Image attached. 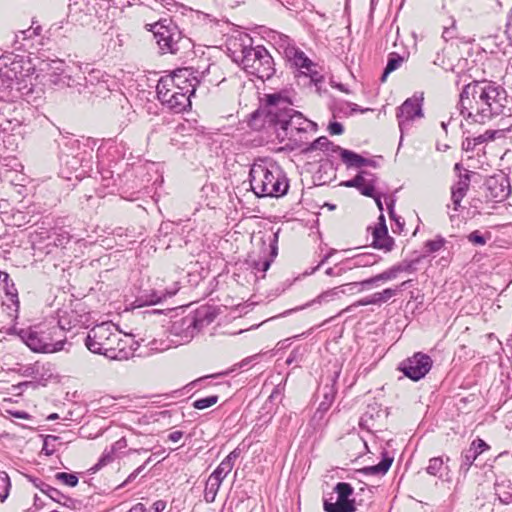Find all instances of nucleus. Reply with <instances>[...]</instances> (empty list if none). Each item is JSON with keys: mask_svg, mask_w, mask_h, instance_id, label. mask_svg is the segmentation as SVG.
Segmentation results:
<instances>
[{"mask_svg": "<svg viewBox=\"0 0 512 512\" xmlns=\"http://www.w3.org/2000/svg\"><path fill=\"white\" fill-rule=\"evenodd\" d=\"M49 332L51 333V338L57 343L55 345V352L62 350L66 341L64 331L58 325H53L49 326Z\"/></svg>", "mask_w": 512, "mask_h": 512, "instance_id": "obj_45", "label": "nucleus"}, {"mask_svg": "<svg viewBox=\"0 0 512 512\" xmlns=\"http://www.w3.org/2000/svg\"><path fill=\"white\" fill-rule=\"evenodd\" d=\"M379 282H381V279H378V274H377L371 278H368V279H365V280H362L359 282H351L350 284H356V288L360 286L361 289H368L373 286H375V287L379 286Z\"/></svg>", "mask_w": 512, "mask_h": 512, "instance_id": "obj_58", "label": "nucleus"}, {"mask_svg": "<svg viewBox=\"0 0 512 512\" xmlns=\"http://www.w3.org/2000/svg\"><path fill=\"white\" fill-rule=\"evenodd\" d=\"M422 105L423 96L413 95L397 108L396 118L401 132L400 143L402 142L403 134L412 127L414 120L424 117Z\"/></svg>", "mask_w": 512, "mask_h": 512, "instance_id": "obj_14", "label": "nucleus"}, {"mask_svg": "<svg viewBox=\"0 0 512 512\" xmlns=\"http://www.w3.org/2000/svg\"><path fill=\"white\" fill-rule=\"evenodd\" d=\"M200 82L199 71L194 70L192 67H184L175 70L170 75L162 76L158 80L157 85L160 86V91L168 87L194 95Z\"/></svg>", "mask_w": 512, "mask_h": 512, "instance_id": "obj_11", "label": "nucleus"}, {"mask_svg": "<svg viewBox=\"0 0 512 512\" xmlns=\"http://www.w3.org/2000/svg\"><path fill=\"white\" fill-rule=\"evenodd\" d=\"M232 468L227 466L226 464L220 462V464L216 467V469L210 474L209 477L212 479L218 480V482L222 483L226 476L231 472Z\"/></svg>", "mask_w": 512, "mask_h": 512, "instance_id": "obj_53", "label": "nucleus"}, {"mask_svg": "<svg viewBox=\"0 0 512 512\" xmlns=\"http://www.w3.org/2000/svg\"><path fill=\"white\" fill-rule=\"evenodd\" d=\"M332 403L329 401H322L319 404V407L317 408L316 412L314 413L313 420L316 418H319L320 420L324 417L325 413L329 409Z\"/></svg>", "mask_w": 512, "mask_h": 512, "instance_id": "obj_63", "label": "nucleus"}, {"mask_svg": "<svg viewBox=\"0 0 512 512\" xmlns=\"http://www.w3.org/2000/svg\"><path fill=\"white\" fill-rule=\"evenodd\" d=\"M372 247L375 249L390 252L394 246V239L389 236L386 225L375 226L372 231Z\"/></svg>", "mask_w": 512, "mask_h": 512, "instance_id": "obj_27", "label": "nucleus"}, {"mask_svg": "<svg viewBox=\"0 0 512 512\" xmlns=\"http://www.w3.org/2000/svg\"><path fill=\"white\" fill-rule=\"evenodd\" d=\"M286 59L297 68L306 69L307 71H311V67L313 66V62L296 46L292 49L291 54H289Z\"/></svg>", "mask_w": 512, "mask_h": 512, "instance_id": "obj_35", "label": "nucleus"}, {"mask_svg": "<svg viewBox=\"0 0 512 512\" xmlns=\"http://www.w3.org/2000/svg\"><path fill=\"white\" fill-rule=\"evenodd\" d=\"M107 77L108 75H106L101 70H91L87 76H83V84H81L84 90L83 94H87V92L90 91L92 87H95L100 83V81H103Z\"/></svg>", "mask_w": 512, "mask_h": 512, "instance_id": "obj_36", "label": "nucleus"}, {"mask_svg": "<svg viewBox=\"0 0 512 512\" xmlns=\"http://www.w3.org/2000/svg\"><path fill=\"white\" fill-rule=\"evenodd\" d=\"M30 481L36 488H38L42 493L46 494L54 502L69 509L76 508L77 500L64 495L60 490L50 486L43 480L39 478H30Z\"/></svg>", "mask_w": 512, "mask_h": 512, "instance_id": "obj_23", "label": "nucleus"}, {"mask_svg": "<svg viewBox=\"0 0 512 512\" xmlns=\"http://www.w3.org/2000/svg\"><path fill=\"white\" fill-rule=\"evenodd\" d=\"M270 43L286 58L294 49V41L287 35L271 30L268 33Z\"/></svg>", "mask_w": 512, "mask_h": 512, "instance_id": "obj_28", "label": "nucleus"}, {"mask_svg": "<svg viewBox=\"0 0 512 512\" xmlns=\"http://www.w3.org/2000/svg\"><path fill=\"white\" fill-rule=\"evenodd\" d=\"M329 147L335 148V144L331 142L326 136H321L311 142L309 146L304 149V152L307 153L314 150H321L324 152L325 149H328Z\"/></svg>", "mask_w": 512, "mask_h": 512, "instance_id": "obj_42", "label": "nucleus"}, {"mask_svg": "<svg viewBox=\"0 0 512 512\" xmlns=\"http://www.w3.org/2000/svg\"><path fill=\"white\" fill-rule=\"evenodd\" d=\"M350 106L351 103L344 100L333 101V103L330 105L333 117L336 118L340 117L341 115L348 116Z\"/></svg>", "mask_w": 512, "mask_h": 512, "instance_id": "obj_44", "label": "nucleus"}, {"mask_svg": "<svg viewBox=\"0 0 512 512\" xmlns=\"http://www.w3.org/2000/svg\"><path fill=\"white\" fill-rule=\"evenodd\" d=\"M221 484L222 483L218 482V480L212 479L211 477L208 478L204 490V500L207 503H213L215 501Z\"/></svg>", "mask_w": 512, "mask_h": 512, "instance_id": "obj_39", "label": "nucleus"}, {"mask_svg": "<svg viewBox=\"0 0 512 512\" xmlns=\"http://www.w3.org/2000/svg\"><path fill=\"white\" fill-rule=\"evenodd\" d=\"M433 367V359L424 352H415L398 364V370L408 379L417 382L430 372Z\"/></svg>", "mask_w": 512, "mask_h": 512, "instance_id": "obj_13", "label": "nucleus"}, {"mask_svg": "<svg viewBox=\"0 0 512 512\" xmlns=\"http://www.w3.org/2000/svg\"><path fill=\"white\" fill-rule=\"evenodd\" d=\"M470 75H457L456 85L464 83L458 107L460 114L471 123L485 124L499 116L511 114L512 99L499 83L487 79L466 82Z\"/></svg>", "mask_w": 512, "mask_h": 512, "instance_id": "obj_1", "label": "nucleus"}, {"mask_svg": "<svg viewBox=\"0 0 512 512\" xmlns=\"http://www.w3.org/2000/svg\"><path fill=\"white\" fill-rule=\"evenodd\" d=\"M398 275L399 272L397 270V267L396 265H393L390 268L378 274V279H381V282H387L396 279Z\"/></svg>", "mask_w": 512, "mask_h": 512, "instance_id": "obj_57", "label": "nucleus"}, {"mask_svg": "<svg viewBox=\"0 0 512 512\" xmlns=\"http://www.w3.org/2000/svg\"><path fill=\"white\" fill-rule=\"evenodd\" d=\"M484 191L487 200L496 203L503 202L512 191L508 175L499 172L487 177L484 182Z\"/></svg>", "mask_w": 512, "mask_h": 512, "instance_id": "obj_16", "label": "nucleus"}, {"mask_svg": "<svg viewBox=\"0 0 512 512\" xmlns=\"http://www.w3.org/2000/svg\"><path fill=\"white\" fill-rule=\"evenodd\" d=\"M468 240L475 245H484L486 244L487 238L478 230H475L468 235Z\"/></svg>", "mask_w": 512, "mask_h": 512, "instance_id": "obj_60", "label": "nucleus"}, {"mask_svg": "<svg viewBox=\"0 0 512 512\" xmlns=\"http://www.w3.org/2000/svg\"><path fill=\"white\" fill-rule=\"evenodd\" d=\"M393 456L388 451L381 452V461L377 465L366 466L360 470L365 475H385L393 463Z\"/></svg>", "mask_w": 512, "mask_h": 512, "instance_id": "obj_30", "label": "nucleus"}, {"mask_svg": "<svg viewBox=\"0 0 512 512\" xmlns=\"http://www.w3.org/2000/svg\"><path fill=\"white\" fill-rule=\"evenodd\" d=\"M110 92L111 89L109 85V80L108 78H105L103 81H100V83L97 84L95 87H92V89L88 91L87 94L105 99L109 96Z\"/></svg>", "mask_w": 512, "mask_h": 512, "instance_id": "obj_43", "label": "nucleus"}, {"mask_svg": "<svg viewBox=\"0 0 512 512\" xmlns=\"http://www.w3.org/2000/svg\"><path fill=\"white\" fill-rule=\"evenodd\" d=\"M42 370H44V366L41 365L39 362H35L34 364L25 366L23 368L22 375L25 377H31L35 381L24 382L23 385H30L33 388H36L38 385H45V383L42 381L44 380L43 374L41 373Z\"/></svg>", "mask_w": 512, "mask_h": 512, "instance_id": "obj_31", "label": "nucleus"}, {"mask_svg": "<svg viewBox=\"0 0 512 512\" xmlns=\"http://www.w3.org/2000/svg\"><path fill=\"white\" fill-rule=\"evenodd\" d=\"M158 100L174 113H182L191 108V96L179 90L165 87L160 91V86H156Z\"/></svg>", "mask_w": 512, "mask_h": 512, "instance_id": "obj_17", "label": "nucleus"}, {"mask_svg": "<svg viewBox=\"0 0 512 512\" xmlns=\"http://www.w3.org/2000/svg\"><path fill=\"white\" fill-rule=\"evenodd\" d=\"M60 175L67 180H82L89 176L93 167V148L90 140L80 141L74 137L63 138L59 143Z\"/></svg>", "mask_w": 512, "mask_h": 512, "instance_id": "obj_6", "label": "nucleus"}, {"mask_svg": "<svg viewBox=\"0 0 512 512\" xmlns=\"http://www.w3.org/2000/svg\"><path fill=\"white\" fill-rule=\"evenodd\" d=\"M145 28L153 33L161 53L176 54L179 51L182 33L171 19H160L155 23L146 24Z\"/></svg>", "mask_w": 512, "mask_h": 512, "instance_id": "obj_10", "label": "nucleus"}, {"mask_svg": "<svg viewBox=\"0 0 512 512\" xmlns=\"http://www.w3.org/2000/svg\"><path fill=\"white\" fill-rule=\"evenodd\" d=\"M115 459V453L110 448H106L101 457L99 458L98 462L91 468V471L95 473L102 467L106 466L107 464L113 462Z\"/></svg>", "mask_w": 512, "mask_h": 512, "instance_id": "obj_46", "label": "nucleus"}, {"mask_svg": "<svg viewBox=\"0 0 512 512\" xmlns=\"http://www.w3.org/2000/svg\"><path fill=\"white\" fill-rule=\"evenodd\" d=\"M89 321V314L82 310L80 313L76 309L60 310L58 312L57 325L65 332L74 328H82Z\"/></svg>", "mask_w": 512, "mask_h": 512, "instance_id": "obj_22", "label": "nucleus"}, {"mask_svg": "<svg viewBox=\"0 0 512 512\" xmlns=\"http://www.w3.org/2000/svg\"><path fill=\"white\" fill-rule=\"evenodd\" d=\"M11 483L8 474L0 471V502L3 503L9 495Z\"/></svg>", "mask_w": 512, "mask_h": 512, "instance_id": "obj_48", "label": "nucleus"}, {"mask_svg": "<svg viewBox=\"0 0 512 512\" xmlns=\"http://www.w3.org/2000/svg\"><path fill=\"white\" fill-rule=\"evenodd\" d=\"M250 188L257 197H282L287 194L289 180L281 166L267 158L254 161L249 171Z\"/></svg>", "mask_w": 512, "mask_h": 512, "instance_id": "obj_5", "label": "nucleus"}, {"mask_svg": "<svg viewBox=\"0 0 512 512\" xmlns=\"http://www.w3.org/2000/svg\"><path fill=\"white\" fill-rule=\"evenodd\" d=\"M395 202H396V200L393 197H389L386 200L387 210H388L389 217L392 220L396 221L397 224L400 225V221H399L400 218L396 216V213H395V210H394Z\"/></svg>", "mask_w": 512, "mask_h": 512, "instance_id": "obj_62", "label": "nucleus"}, {"mask_svg": "<svg viewBox=\"0 0 512 512\" xmlns=\"http://www.w3.org/2000/svg\"><path fill=\"white\" fill-rule=\"evenodd\" d=\"M11 332L17 333L21 340L34 352L52 353L55 352L57 343L51 338L49 326H36L16 331L13 327Z\"/></svg>", "mask_w": 512, "mask_h": 512, "instance_id": "obj_12", "label": "nucleus"}, {"mask_svg": "<svg viewBox=\"0 0 512 512\" xmlns=\"http://www.w3.org/2000/svg\"><path fill=\"white\" fill-rule=\"evenodd\" d=\"M219 400L218 395H210L204 398L196 399L192 406L197 410H203L215 405Z\"/></svg>", "mask_w": 512, "mask_h": 512, "instance_id": "obj_49", "label": "nucleus"}, {"mask_svg": "<svg viewBox=\"0 0 512 512\" xmlns=\"http://www.w3.org/2000/svg\"><path fill=\"white\" fill-rule=\"evenodd\" d=\"M328 131L331 135H341L344 132V127L340 122L333 121L329 123Z\"/></svg>", "mask_w": 512, "mask_h": 512, "instance_id": "obj_64", "label": "nucleus"}, {"mask_svg": "<svg viewBox=\"0 0 512 512\" xmlns=\"http://www.w3.org/2000/svg\"><path fill=\"white\" fill-rule=\"evenodd\" d=\"M365 170H362L360 171L354 178L348 180V181H345L343 183V185L345 187H350V188H356V189H360L361 186H363L364 182H365V174H364Z\"/></svg>", "mask_w": 512, "mask_h": 512, "instance_id": "obj_56", "label": "nucleus"}, {"mask_svg": "<svg viewBox=\"0 0 512 512\" xmlns=\"http://www.w3.org/2000/svg\"><path fill=\"white\" fill-rule=\"evenodd\" d=\"M397 295V290L394 288H385L381 292L374 293L376 305H381L388 302L392 297Z\"/></svg>", "mask_w": 512, "mask_h": 512, "instance_id": "obj_52", "label": "nucleus"}, {"mask_svg": "<svg viewBox=\"0 0 512 512\" xmlns=\"http://www.w3.org/2000/svg\"><path fill=\"white\" fill-rule=\"evenodd\" d=\"M449 470L448 465L444 466V460L442 457H433L429 460V464L426 467V472L429 475L437 476L442 478V470Z\"/></svg>", "mask_w": 512, "mask_h": 512, "instance_id": "obj_40", "label": "nucleus"}, {"mask_svg": "<svg viewBox=\"0 0 512 512\" xmlns=\"http://www.w3.org/2000/svg\"><path fill=\"white\" fill-rule=\"evenodd\" d=\"M496 496H497L498 501L503 505H508V504L512 503V492H510V491L497 490Z\"/></svg>", "mask_w": 512, "mask_h": 512, "instance_id": "obj_61", "label": "nucleus"}, {"mask_svg": "<svg viewBox=\"0 0 512 512\" xmlns=\"http://www.w3.org/2000/svg\"><path fill=\"white\" fill-rule=\"evenodd\" d=\"M337 494V501L324 500L325 512H355V499L351 498L354 494V488L350 483L338 482L334 487Z\"/></svg>", "mask_w": 512, "mask_h": 512, "instance_id": "obj_15", "label": "nucleus"}, {"mask_svg": "<svg viewBox=\"0 0 512 512\" xmlns=\"http://www.w3.org/2000/svg\"><path fill=\"white\" fill-rule=\"evenodd\" d=\"M49 80L52 84L60 87H72L76 88L80 94H83V75L78 72L76 75H72L68 70H61L60 73L53 72L49 75Z\"/></svg>", "mask_w": 512, "mask_h": 512, "instance_id": "obj_24", "label": "nucleus"}, {"mask_svg": "<svg viewBox=\"0 0 512 512\" xmlns=\"http://www.w3.org/2000/svg\"><path fill=\"white\" fill-rule=\"evenodd\" d=\"M157 179L154 163H134L118 173V191L124 199L134 201L139 199L141 193H149L150 184H154Z\"/></svg>", "mask_w": 512, "mask_h": 512, "instance_id": "obj_7", "label": "nucleus"}, {"mask_svg": "<svg viewBox=\"0 0 512 512\" xmlns=\"http://www.w3.org/2000/svg\"><path fill=\"white\" fill-rule=\"evenodd\" d=\"M381 257L377 254L365 252L348 257L350 260L351 268L369 267L375 265L380 261Z\"/></svg>", "mask_w": 512, "mask_h": 512, "instance_id": "obj_32", "label": "nucleus"}, {"mask_svg": "<svg viewBox=\"0 0 512 512\" xmlns=\"http://www.w3.org/2000/svg\"><path fill=\"white\" fill-rule=\"evenodd\" d=\"M339 374H340V371H336L334 373L333 378L331 379V385L326 384L323 387L324 401H329L330 403H333L335 395H336L335 383H336V379L338 378Z\"/></svg>", "mask_w": 512, "mask_h": 512, "instance_id": "obj_51", "label": "nucleus"}, {"mask_svg": "<svg viewBox=\"0 0 512 512\" xmlns=\"http://www.w3.org/2000/svg\"><path fill=\"white\" fill-rule=\"evenodd\" d=\"M240 65L248 74L261 80L270 79L276 72L273 57L262 45H243Z\"/></svg>", "mask_w": 512, "mask_h": 512, "instance_id": "obj_9", "label": "nucleus"}, {"mask_svg": "<svg viewBox=\"0 0 512 512\" xmlns=\"http://www.w3.org/2000/svg\"><path fill=\"white\" fill-rule=\"evenodd\" d=\"M404 62V57L397 52H391L388 54L387 64L381 76V81L385 82L388 75L393 71L397 70Z\"/></svg>", "mask_w": 512, "mask_h": 512, "instance_id": "obj_37", "label": "nucleus"}, {"mask_svg": "<svg viewBox=\"0 0 512 512\" xmlns=\"http://www.w3.org/2000/svg\"><path fill=\"white\" fill-rule=\"evenodd\" d=\"M366 305H376V301H375V298H374V294L372 295H369L367 297H364L360 300H358L357 302L353 303L352 305L348 306L345 311L347 312H351L354 310V308L356 307H359V306H366Z\"/></svg>", "mask_w": 512, "mask_h": 512, "instance_id": "obj_59", "label": "nucleus"}, {"mask_svg": "<svg viewBox=\"0 0 512 512\" xmlns=\"http://www.w3.org/2000/svg\"><path fill=\"white\" fill-rule=\"evenodd\" d=\"M16 100H3L0 103V128H2L3 136L10 134L16 128L21 126V121L17 117Z\"/></svg>", "mask_w": 512, "mask_h": 512, "instance_id": "obj_21", "label": "nucleus"}, {"mask_svg": "<svg viewBox=\"0 0 512 512\" xmlns=\"http://www.w3.org/2000/svg\"><path fill=\"white\" fill-rule=\"evenodd\" d=\"M119 341L117 327L111 322H102L88 331L85 337V346L94 354L117 359ZM120 351L121 349H119Z\"/></svg>", "mask_w": 512, "mask_h": 512, "instance_id": "obj_8", "label": "nucleus"}, {"mask_svg": "<svg viewBox=\"0 0 512 512\" xmlns=\"http://www.w3.org/2000/svg\"><path fill=\"white\" fill-rule=\"evenodd\" d=\"M472 173L473 172L469 170H465L464 173H460L458 175V181L451 187V201L455 211H458L463 198L469 190Z\"/></svg>", "mask_w": 512, "mask_h": 512, "instance_id": "obj_25", "label": "nucleus"}, {"mask_svg": "<svg viewBox=\"0 0 512 512\" xmlns=\"http://www.w3.org/2000/svg\"><path fill=\"white\" fill-rule=\"evenodd\" d=\"M337 150H339V156L347 168L363 167V164L365 163V158L363 156L357 154L354 151L344 149V148H337Z\"/></svg>", "mask_w": 512, "mask_h": 512, "instance_id": "obj_33", "label": "nucleus"}, {"mask_svg": "<svg viewBox=\"0 0 512 512\" xmlns=\"http://www.w3.org/2000/svg\"><path fill=\"white\" fill-rule=\"evenodd\" d=\"M55 479L69 487H75L79 482L78 476L75 473L58 472L55 474Z\"/></svg>", "mask_w": 512, "mask_h": 512, "instance_id": "obj_50", "label": "nucleus"}, {"mask_svg": "<svg viewBox=\"0 0 512 512\" xmlns=\"http://www.w3.org/2000/svg\"><path fill=\"white\" fill-rule=\"evenodd\" d=\"M218 314L219 310L215 306L203 305L186 316L175 319L169 329L173 338L159 343L154 340L151 342V349L162 352L168 350L172 344L179 346L189 343L197 333L210 325Z\"/></svg>", "mask_w": 512, "mask_h": 512, "instance_id": "obj_4", "label": "nucleus"}, {"mask_svg": "<svg viewBox=\"0 0 512 512\" xmlns=\"http://www.w3.org/2000/svg\"><path fill=\"white\" fill-rule=\"evenodd\" d=\"M445 244V239L442 236H437L433 240H428L425 242V248L427 252L434 253L439 251Z\"/></svg>", "mask_w": 512, "mask_h": 512, "instance_id": "obj_55", "label": "nucleus"}, {"mask_svg": "<svg viewBox=\"0 0 512 512\" xmlns=\"http://www.w3.org/2000/svg\"><path fill=\"white\" fill-rule=\"evenodd\" d=\"M278 255V232L274 233L269 239V254L260 256L258 260H252L251 266L256 271L266 272L276 256Z\"/></svg>", "mask_w": 512, "mask_h": 512, "instance_id": "obj_26", "label": "nucleus"}, {"mask_svg": "<svg viewBox=\"0 0 512 512\" xmlns=\"http://www.w3.org/2000/svg\"><path fill=\"white\" fill-rule=\"evenodd\" d=\"M421 257H417L411 260H403L400 263L395 264L399 274L401 273H414L417 270V264L420 262Z\"/></svg>", "mask_w": 512, "mask_h": 512, "instance_id": "obj_47", "label": "nucleus"}, {"mask_svg": "<svg viewBox=\"0 0 512 512\" xmlns=\"http://www.w3.org/2000/svg\"><path fill=\"white\" fill-rule=\"evenodd\" d=\"M33 72L34 67L24 56L14 53L0 56V99L17 100L31 92Z\"/></svg>", "mask_w": 512, "mask_h": 512, "instance_id": "obj_3", "label": "nucleus"}, {"mask_svg": "<svg viewBox=\"0 0 512 512\" xmlns=\"http://www.w3.org/2000/svg\"><path fill=\"white\" fill-rule=\"evenodd\" d=\"M175 292H168L166 290H145L142 292L141 295H139L136 300L135 304L138 307L146 306V305H155L162 300L166 299V297H171L174 295Z\"/></svg>", "mask_w": 512, "mask_h": 512, "instance_id": "obj_29", "label": "nucleus"}, {"mask_svg": "<svg viewBox=\"0 0 512 512\" xmlns=\"http://www.w3.org/2000/svg\"><path fill=\"white\" fill-rule=\"evenodd\" d=\"M306 350L302 346L295 347L291 353L289 354L288 358L286 359V364L291 365L293 363H299L302 361V358L305 354Z\"/></svg>", "mask_w": 512, "mask_h": 512, "instance_id": "obj_54", "label": "nucleus"}, {"mask_svg": "<svg viewBox=\"0 0 512 512\" xmlns=\"http://www.w3.org/2000/svg\"><path fill=\"white\" fill-rule=\"evenodd\" d=\"M264 103L250 115L249 126L254 130H273L280 142L292 140L309 129L317 130V124L291 108L293 105L285 92L265 94Z\"/></svg>", "mask_w": 512, "mask_h": 512, "instance_id": "obj_2", "label": "nucleus"}, {"mask_svg": "<svg viewBox=\"0 0 512 512\" xmlns=\"http://www.w3.org/2000/svg\"><path fill=\"white\" fill-rule=\"evenodd\" d=\"M488 450L490 446L483 439H474L470 446L461 452L459 473L465 477L476 459Z\"/></svg>", "mask_w": 512, "mask_h": 512, "instance_id": "obj_19", "label": "nucleus"}, {"mask_svg": "<svg viewBox=\"0 0 512 512\" xmlns=\"http://www.w3.org/2000/svg\"><path fill=\"white\" fill-rule=\"evenodd\" d=\"M355 288H356V284H350V283H346V284H343V285H340L337 287H333L331 289L323 291L313 300L308 301L307 303L297 306L295 308L288 309V310L284 311L283 313L279 314L277 317L289 316L292 313L302 311V310L309 308L315 304L322 305V304L332 302L336 299H339L342 295H344L346 293H353Z\"/></svg>", "mask_w": 512, "mask_h": 512, "instance_id": "obj_18", "label": "nucleus"}, {"mask_svg": "<svg viewBox=\"0 0 512 512\" xmlns=\"http://www.w3.org/2000/svg\"><path fill=\"white\" fill-rule=\"evenodd\" d=\"M1 284L5 291L3 306L5 307L8 317L14 321L18 318L19 312L18 290L8 273L3 275V278H1L0 285Z\"/></svg>", "mask_w": 512, "mask_h": 512, "instance_id": "obj_20", "label": "nucleus"}, {"mask_svg": "<svg viewBox=\"0 0 512 512\" xmlns=\"http://www.w3.org/2000/svg\"><path fill=\"white\" fill-rule=\"evenodd\" d=\"M512 129V126L506 129H488L484 133L479 134L478 136L472 137V141L475 142V145L478 147L480 145H483L489 141L498 139V138H504L507 134V132H510Z\"/></svg>", "mask_w": 512, "mask_h": 512, "instance_id": "obj_34", "label": "nucleus"}, {"mask_svg": "<svg viewBox=\"0 0 512 512\" xmlns=\"http://www.w3.org/2000/svg\"><path fill=\"white\" fill-rule=\"evenodd\" d=\"M350 270H352L351 265H350V260H348V258H346V259L342 260L341 262L335 264V266L328 267L325 270V274L329 277H339Z\"/></svg>", "mask_w": 512, "mask_h": 512, "instance_id": "obj_41", "label": "nucleus"}, {"mask_svg": "<svg viewBox=\"0 0 512 512\" xmlns=\"http://www.w3.org/2000/svg\"><path fill=\"white\" fill-rule=\"evenodd\" d=\"M100 175V181L103 187L112 189L111 192L116 188H119L118 176H114V171L110 169H101L97 172Z\"/></svg>", "mask_w": 512, "mask_h": 512, "instance_id": "obj_38", "label": "nucleus"}]
</instances>
